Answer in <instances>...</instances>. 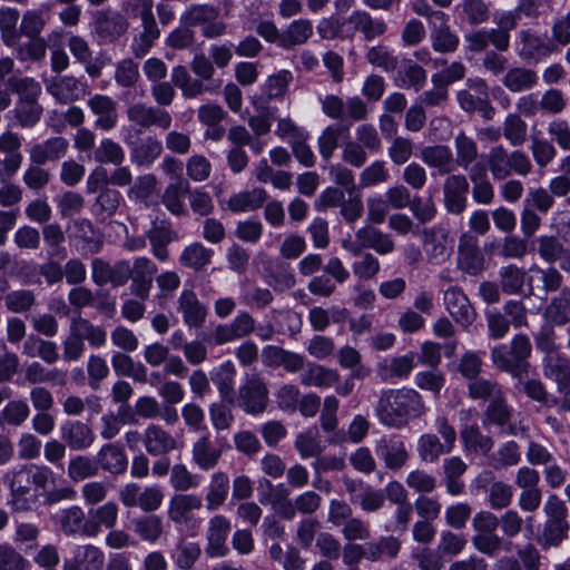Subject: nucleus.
Segmentation results:
<instances>
[{
  "mask_svg": "<svg viewBox=\"0 0 570 570\" xmlns=\"http://www.w3.org/2000/svg\"><path fill=\"white\" fill-rule=\"evenodd\" d=\"M96 460L99 471L102 470L111 475H121L128 468V456L118 443L102 444L96 454Z\"/></svg>",
  "mask_w": 570,
  "mask_h": 570,
  "instance_id": "obj_25",
  "label": "nucleus"
},
{
  "mask_svg": "<svg viewBox=\"0 0 570 570\" xmlns=\"http://www.w3.org/2000/svg\"><path fill=\"white\" fill-rule=\"evenodd\" d=\"M401 548L402 542L397 537L382 535L377 540L366 542L367 561L394 560L397 558Z\"/></svg>",
  "mask_w": 570,
  "mask_h": 570,
  "instance_id": "obj_42",
  "label": "nucleus"
},
{
  "mask_svg": "<svg viewBox=\"0 0 570 570\" xmlns=\"http://www.w3.org/2000/svg\"><path fill=\"white\" fill-rule=\"evenodd\" d=\"M484 264L476 237L469 232L463 233L458 245V267L468 275L476 276L483 272Z\"/></svg>",
  "mask_w": 570,
  "mask_h": 570,
  "instance_id": "obj_11",
  "label": "nucleus"
},
{
  "mask_svg": "<svg viewBox=\"0 0 570 570\" xmlns=\"http://www.w3.org/2000/svg\"><path fill=\"white\" fill-rule=\"evenodd\" d=\"M219 9L212 4H191L181 14L180 22L186 27L205 26L218 19Z\"/></svg>",
  "mask_w": 570,
  "mask_h": 570,
  "instance_id": "obj_60",
  "label": "nucleus"
},
{
  "mask_svg": "<svg viewBox=\"0 0 570 570\" xmlns=\"http://www.w3.org/2000/svg\"><path fill=\"white\" fill-rule=\"evenodd\" d=\"M469 180L463 174L449 175L443 184L445 209L452 215H461L468 207Z\"/></svg>",
  "mask_w": 570,
  "mask_h": 570,
  "instance_id": "obj_13",
  "label": "nucleus"
},
{
  "mask_svg": "<svg viewBox=\"0 0 570 570\" xmlns=\"http://www.w3.org/2000/svg\"><path fill=\"white\" fill-rule=\"evenodd\" d=\"M126 118L140 129H149L155 126L167 130L173 124V117L166 109L144 102L129 105L126 109Z\"/></svg>",
  "mask_w": 570,
  "mask_h": 570,
  "instance_id": "obj_7",
  "label": "nucleus"
},
{
  "mask_svg": "<svg viewBox=\"0 0 570 570\" xmlns=\"http://www.w3.org/2000/svg\"><path fill=\"white\" fill-rule=\"evenodd\" d=\"M202 507L203 499L197 494H175L168 503V519L176 525H188L193 521L191 512Z\"/></svg>",
  "mask_w": 570,
  "mask_h": 570,
  "instance_id": "obj_26",
  "label": "nucleus"
},
{
  "mask_svg": "<svg viewBox=\"0 0 570 570\" xmlns=\"http://www.w3.org/2000/svg\"><path fill=\"white\" fill-rule=\"evenodd\" d=\"M124 140L130 149L131 161L138 167L151 166L164 151L161 141L153 135L136 141H131L128 137H125Z\"/></svg>",
  "mask_w": 570,
  "mask_h": 570,
  "instance_id": "obj_20",
  "label": "nucleus"
},
{
  "mask_svg": "<svg viewBox=\"0 0 570 570\" xmlns=\"http://www.w3.org/2000/svg\"><path fill=\"white\" fill-rule=\"evenodd\" d=\"M544 377L557 384V390L564 397L570 396V358L562 352L544 355L542 358Z\"/></svg>",
  "mask_w": 570,
  "mask_h": 570,
  "instance_id": "obj_15",
  "label": "nucleus"
},
{
  "mask_svg": "<svg viewBox=\"0 0 570 570\" xmlns=\"http://www.w3.org/2000/svg\"><path fill=\"white\" fill-rule=\"evenodd\" d=\"M7 87L11 94H17L18 101L38 102L42 92L41 85L32 77H9Z\"/></svg>",
  "mask_w": 570,
  "mask_h": 570,
  "instance_id": "obj_55",
  "label": "nucleus"
},
{
  "mask_svg": "<svg viewBox=\"0 0 570 570\" xmlns=\"http://www.w3.org/2000/svg\"><path fill=\"white\" fill-rule=\"evenodd\" d=\"M416 451L421 461L426 463H434L441 455L452 452L434 433L422 434L417 440Z\"/></svg>",
  "mask_w": 570,
  "mask_h": 570,
  "instance_id": "obj_56",
  "label": "nucleus"
},
{
  "mask_svg": "<svg viewBox=\"0 0 570 570\" xmlns=\"http://www.w3.org/2000/svg\"><path fill=\"white\" fill-rule=\"evenodd\" d=\"M519 38L522 45L519 56L523 59L541 60L558 51V46L553 41L530 30H521Z\"/></svg>",
  "mask_w": 570,
  "mask_h": 570,
  "instance_id": "obj_29",
  "label": "nucleus"
},
{
  "mask_svg": "<svg viewBox=\"0 0 570 570\" xmlns=\"http://www.w3.org/2000/svg\"><path fill=\"white\" fill-rule=\"evenodd\" d=\"M171 81L175 87L180 89L181 95L187 99L196 98L206 90L203 81L191 78L185 66L179 65L173 68Z\"/></svg>",
  "mask_w": 570,
  "mask_h": 570,
  "instance_id": "obj_54",
  "label": "nucleus"
},
{
  "mask_svg": "<svg viewBox=\"0 0 570 570\" xmlns=\"http://www.w3.org/2000/svg\"><path fill=\"white\" fill-rule=\"evenodd\" d=\"M146 238L150 244L153 255L160 262L169 258L167 246L178 239V234L166 220H154L151 227L146 232Z\"/></svg>",
  "mask_w": 570,
  "mask_h": 570,
  "instance_id": "obj_22",
  "label": "nucleus"
},
{
  "mask_svg": "<svg viewBox=\"0 0 570 570\" xmlns=\"http://www.w3.org/2000/svg\"><path fill=\"white\" fill-rule=\"evenodd\" d=\"M428 75L425 69L413 60H404L395 78L396 86L412 88L416 92L422 90L426 83Z\"/></svg>",
  "mask_w": 570,
  "mask_h": 570,
  "instance_id": "obj_47",
  "label": "nucleus"
},
{
  "mask_svg": "<svg viewBox=\"0 0 570 570\" xmlns=\"http://www.w3.org/2000/svg\"><path fill=\"white\" fill-rule=\"evenodd\" d=\"M313 36V24L307 19L292 21L282 33L279 47L289 50L296 46L304 45Z\"/></svg>",
  "mask_w": 570,
  "mask_h": 570,
  "instance_id": "obj_50",
  "label": "nucleus"
},
{
  "mask_svg": "<svg viewBox=\"0 0 570 570\" xmlns=\"http://www.w3.org/2000/svg\"><path fill=\"white\" fill-rule=\"evenodd\" d=\"M443 302L449 314L463 327H469L476 318L469 297L459 286L449 287L443 294Z\"/></svg>",
  "mask_w": 570,
  "mask_h": 570,
  "instance_id": "obj_16",
  "label": "nucleus"
},
{
  "mask_svg": "<svg viewBox=\"0 0 570 570\" xmlns=\"http://www.w3.org/2000/svg\"><path fill=\"white\" fill-rule=\"evenodd\" d=\"M266 199V190L256 187L250 190H245L232 195L227 202V207L233 213L252 212L262 207Z\"/></svg>",
  "mask_w": 570,
  "mask_h": 570,
  "instance_id": "obj_48",
  "label": "nucleus"
},
{
  "mask_svg": "<svg viewBox=\"0 0 570 570\" xmlns=\"http://www.w3.org/2000/svg\"><path fill=\"white\" fill-rule=\"evenodd\" d=\"M454 148L456 167L469 171L478 163L479 148L476 141L464 131H459L454 137Z\"/></svg>",
  "mask_w": 570,
  "mask_h": 570,
  "instance_id": "obj_44",
  "label": "nucleus"
},
{
  "mask_svg": "<svg viewBox=\"0 0 570 570\" xmlns=\"http://www.w3.org/2000/svg\"><path fill=\"white\" fill-rule=\"evenodd\" d=\"M546 521L541 534L543 548L559 547L568 538L570 524L568 521V508L557 495L550 494L543 505Z\"/></svg>",
  "mask_w": 570,
  "mask_h": 570,
  "instance_id": "obj_4",
  "label": "nucleus"
},
{
  "mask_svg": "<svg viewBox=\"0 0 570 570\" xmlns=\"http://www.w3.org/2000/svg\"><path fill=\"white\" fill-rule=\"evenodd\" d=\"M414 366L415 356L413 353H409L380 362L376 367V375L383 382H393L395 380L406 379Z\"/></svg>",
  "mask_w": 570,
  "mask_h": 570,
  "instance_id": "obj_31",
  "label": "nucleus"
},
{
  "mask_svg": "<svg viewBox=\"0 0 570 570\" xmlns=\"http://www.w3.org/2000/svg\"><path fill=\"white\" fill-rule=\"evenodd\" d=\"M94 29L105 43H114L128 30L127 20L117 12L100 11L97 13Z\"/></svg>",
  "mask_w": 570,
  "mask_h": 570,
  "instance_id": "obj_23",
  "label": "nucleus"
},
{
  "mask_svg": "<svg viewBox=\"0 0 570 570\" xmlns=\"http://www.w3.org/2000/svg\"><path fill=\"white\" fill-rule=\"evenodd\" d=\"M513 414V409L508 404L504 392L498 397L489 402L484 414V425H497L500 428L509 426L507 431L509 434L514 433V428L510 424Z\"/></svg>",
  "mask_w": 570,
  "mask_h": 570,
  "instance_id": "obj_38",
  "label": "nucleus"
},
{
  "mask_svg": "<svg viewBox=\"0 0 570 570\" xmlns=\"http://www.w3.org/2000/svg\"><path fill=\"white\" fill-rule=\"evenodd\" d=\"M99 474L96 456L78 454L70 459L67 468V475L72 482H81Z\"/></svg>",
  "mask_w": 570,
  "mask_h": 570,
  "instance_id": "obj_52",
  "label": "nucleus"
},
{
  "mask_svg": "<svg viewBox=\"0 0 570 570\" xmlns=\"http://www.w3.org/2000/svg\"><path fill=\"white\" fill-rule=\"evenodd\" d=\"M121 195L118 190L105 187L98 194L94 205L92 213L100 219L114 216L120 205Z\"/></svg>",
  "mask_w": 570,
  "mask_h": 570,
  "instance_id": "obj_63",
  "label": "nucleus"
},
{
  "mask_svg": "<svg viewBox=\"0 0 570 570\" xmlns=\"http://www.w3.org/2000/svg\"><path fill=\"white\" fill-rule=\"evenodd\" d=\"M132 532L144 542L155 544L164 534L161 517L146 513L130 521Z\"/></svg>",
  "mask_w": 570,
  "mask_h": 570,
  "instance_id": "obj_36",
  "label": "nucleus"
},
{
  "mask_svg": "<svg viewBox=\"0 0 570 570\" xmlns=\"http://www.w3.org/2000/svg\"><path fill=\"white\" fill-rule=\"evenodd\" d=\"M426 411L422 395L414 389L383 390L375 406L381 424L390 429H403L411 420L421 417Z\"/></svg>",
  "mask_w": 570,
  "mask_h": 570,
  "instance_id": "obj_1",
  "label": "nucleus"
},
{
  "mask_svg": "<svg viewBox=\"0 0 570 570\" xmlns=\"http://www.w3.org/2000/svg\"><path fill=\"white\" fill-rule=\"evenodd\" d=\"M230 530V521L223 514H215L208 520L205 551L209 558H222L228 554L226 541Z\"/></svg>",
  "mask_w": 570,
  "mask_h": 570,
  "instance_id": "obj_12",
  "label": "nucleus"
},
{
  "mask_svg": "<svg viewBox=\"0 0 570 570\" xmlns=\"http://www.w3.org/2000/svg\"><path fill=\"white\" fill-rule=\"evenodd\" d=\"M70 322L83 342L87 341L90 347L100 348L106 344L107 333L101 326L95 325L81 316L73 317Z\"/></svg>",
  "mask_w": 570,
  "mask_h": 570,
  "instance_id": "obj_61",
  "label": "nucleus"
},
{
  "mask_svg": "<svg viewBox=\"0 0 570 570\" xmlns=\"http://www.w3.org/2000/svg\"><path fill=\"white\" fill-rule=\"evenodd\" d=\"M521 461L520 446L515 441H507L489 458V464L494 470L514 466Z\"/></svg>",
  "mask_w": 570,
  "mask_h": 570,
  "instance_id": "obj_64",
  "label": "nucleus"
},
{
  "mask_svg": "<svg viewBox=\"0 0 570 570\" xmlns=\"http://www.w3.org/2000/svg\"><path fill=\"white\" fill-rule=\"evenodd\" d=\"M213 249L207 248L199 242L186 246L179 256V263L190 269L200 271L212 262Z\"/></svg>",
  "mask_w": 570,
  "mask_h": 570,
  "instance_id": "obj_51",
  "label": "nucleus"
},
{
  "mask_svg": "<svg viewBox=\"0 0 570 570\" xmlns=\"http://www.w3.org/2000/svg\"><path fill=\"white\" fill-rule=\"evenodd\" d=\"M468 180L472 183V198L476 204L490 205L494 200V187L488 176V168L483 163L474 164L469 170Z\"/></svg>",
  "mask_w": 570,
  "mask_h": 570,
  "instance_id": "obj_30",
  "label": "nucleus"
},
{
  "mask_svg": "<svg viewBox=\"0 0 570 570\" xmlns=\"http://www.w3.org/2000/svg\"><path fill=\"white\" fill-rule=\"evenodd\" d=\"M355 238L362 242L366 248L373 249L380 255H387L395 248V244L391 235L367 225L356 230Z\"/></svg>",
  "mask_w": 570,
  "mask_h": 570,
  "instance_id": "obj_40",
  "label": "nucleus"
},
{
  "mask_svg": "<svg viewBox=\"0 0 570 570\" xmlns=\"http://www.w3.org/2000/svg\"><path fill=\"white\" fill-rule=\"evenodd\" d=\"M87 106L96 116L95 128L104 131L112 130L119 120L117 101L102 94H95L87 100Z\"/></svg>",
  "mask_w": 570,
  "mask_h": 570,
  "instance_id": "obj_17",
  "label": "nucleus"
},
{
  "mask_svg": "<svg viewBox=\"0 0 570 570\" xmlns=\"http://www.w3.org/2000/svg\"><path fill=\"white\" fill-rule=\"evenodd\" d=\"M131 271L130 293L141 301H147L153 287L154 276L157 273L156 264L148 257H136Z\"/></svg>",
  "mask_w": 570,
  "mask_h": 570,
  "instance_id": "obj_18",
  "label": "nucleus"
},
{
  "mask_svg": "<svg viewBox=\"0 0 570 570\" xmlns=\"http://www.w3.org/2000/svg\"><path fill=\"white\" fill-rule=\"evenodd\" d=\"M69 141L65 137H50L30 148L29 159L37 165L58 161L67 155Z\"/></svg>",
  "mask_w": 570,
  "mask_h": 570,
  "instance_id": "obj_24",
  "label": "nucleus"
},
{
  "mask_svg": "<svg viewBox=\"0 0 570 570\" xmlns=\"http://www.w3.org/2000/svg\"><path fill=\"white\" fill-rule=\"evenodd\" d=\"M177 311L183 315L184 324L189 328H200L207 318V307L193 289H183L177 299Z\"/></svg>",
  "mask_w": 570,
  "mask_h": 570,
  "instance_id": "obj_19",
  "label": "nucleus"
},
{
  "mask_svg": "<svg viewBox=\"0 0 570 570\" xmlns=\"http://www.w3.org/2000/svg\"><path fill=\"white\" fill-rule=\"evenodd\" d=\"M228 492L229 476L227 473L223 471L213 473L205 495L206 509L208 511H216L225 503Z\"/></svg>",
  "mask_w": 570,
  "mask_h": 570,
  "instance_id": "obj_45",
  "label": "nucleus"
},
{
  "mask_svg": "<svg viewBox=\"0 0 570 570\" xmlns=\"http://www.w3.org/2000/svg\"><path fill=\"white\" fill-rule=\"evenodd\" d=\"M543 317L556 326H564L570 322V288L562 287L558 295L553 296L543 311Z\"/></svg>",
  "mask_w": 570,
  "mask_h": 570,
  "instance_id": "obj_39",
  "label": "nucleus"
},
{
  "mask_svg": "<svg viewBox=\"0 0 570 570\" xmlns=\"http://www.w3.org/2000/svg\"><path fill=\"white\" fill-rule=\"evenodd\" d=\"M118 507L114 502H107L104 505L90 511V519L86 527V537H96L100 532V527L112 529L117 522Z\"/></svg>",
  "mask_w": 570,
  "mask_h": 570,
  "instance_id": "obj_46",
  "label": "nucleus"
},
{
  "mask_svg": "<svg viewBox=\"0 0 570 570\" xmlns=\"http://www.w3.org/2000/svg\"><path fill=\"white\" fill-rule=\"evenodd\" d=\"M105 553L94 544L77 546L72 558L63 562V570H101Z\"/></svg>",
  "mask_w": 570,
  "mask_h": 570,
  "instance_id": "obj_28",
  "label": "nucleus"
},
{
  "mask_svg": "<svg viewBox=\"0 0 570 570\" xmlns=\"http://www.w3.org/2000/svg\"><path fill=\"white\" fill-rule=\"evenodd\" d=\"M188 193L189 183L179 178L166 187L161 202L169 213L174 216L181 217L187 215L183 197Z\"/></svg>",
  "mask_w": 570,
  "mask_h": 570,
  "instance_id": "obj_49",
  "label": "nucleus"
},
{
  "mask_svg": "<svg viewBox=\"0 0 570 570\" xmlns=\"http://www.w3.org/2000/svg\"><path fill=\"white\" fill-rule=\"evenodd\" d=\"M68 48L73 58L83 65L85 71L90 78L97 79L101 76L104 63L92 61V50L85 38L76 35L69 37Z\"/></svg>",
  "mask_w": 570,
  "mask_h": 570,
  "instance_id": "obj_34",
  "label": "nucleus"
},
{
  "mask_svg": "<svg viewBox=\"0 0 570 570\" xmlns=\"http://www.w3.org/2000/svg\"><path fill=\"white\" fill-rule=\"evenodd\" d=\"M421 158L430 168H435L441 176L452 175L456 169L453 153L446 145L424 147L421 150Z\"/></svg>",
  "mask_w": 570,
  "mask_h": 570,
  "instance_id": "obj_32",
  "label": "nucleus"
},
{
  "mask_svg": "<svg viewBox=\"0 0 570 570\" xmlns=\"http://www.w3.org/2000/svg\"><path fill=\"white\" fill-rule=\"evenodd\" d=\"M119 500L126 508H140L146 513H151L160 508L164 501V493L157 485L140 488L139 484L130 482L119 491Z\"/></svg>",
  "mask_w": 570,
  "mask_h": 570,
  "instance_id": "obj_5",
  "label": "nucleus"
},
{
  "mask_svg": "<svg viewBox=\"0 0 570 570\" xmlns=\"http://www.w3.org/2000/svg\"><path fill=\"white\" fill-rule=\"evenodd\" d=\"M538 81L537 72L525 67H512L502 78V85L512 92L531 90L538 85Z\"/></svg>",
  "mask_w": 570,
  "mask_h": 570,
  "instance_id": "obj_43",
  "label": "nucleus"
},
{
  "mask_svg": "<svg viewBox=\"0 0 570 570\" xmlns=\"http://www.w3.org/2000/svg\"><path fill=\"white\" fill-rule=\"evenodd\" d=\"M340 374L335 368H328L317 363H308L299 375V382L304 386L328 389L336 385Z\"/></svg>",
  "mask_w": 570,
  "mask_h": 570,
  "instance_id": "obj_37",
  "label": "nucleus"
},
{
  "mask_svg": "<svg viewBox=\"0 0 570 570\" xmlns=\"http://www.w3.org/2000/svg\"><path fill=\"white\" fill-rule=\"evenodd\" d=\"M202 548L197 542L179 540L175 546L171 558L175 566L180 570H190L198 561Z\"/></svg>",
  "mask_w": 570,
  "mask_h": 570,
  "instance_id": "obj_62",
  "label": "nucleus"
},
{
  "mask_svg": "<svg viewBox=\"0 0 570 570\" xmlns=\"http://www.w3.org/2000/svg\"><path fill=\"white\" fill-rule=\"evenodd\" d=\"M374 451L377 458L384 463V466L392 471L403 469L410 459L405 443L392 436H382L376 440Z\"/></svg>",
  "mask_w": 570,
  "mask_h": 570,
  "instance_id": "obj_14",
  "label": "nucleus"
},
{
  "mask_svg": "<svg viewBox=\"0 0 570 570\" xmlns=\"http://www.w3.org/2000/svg\"><path fill=\"white\" fill-rule=\"evenodd\" d=\"M3 481L10 490V505L14 511H29L37 501L32 485L46 490L53 482V472L47 465L20 464L8 470Z\"/></svg>",
  "mask_w": 570,
  "mask_h": 570,
  "instance_id": "obj_2",
  "label": "nucleus"
},
{
  "mask_svg": "<svg viewBox=\"0 0 570 570\" xmlns=\"http://www.w3.org/2000/svg\"><path fill=\"white\" fill-rule=\"evenodd\" d=\"M527 278V272L514 264L502 266L499 269L500 287L508 295L522 293Z\"/></svg>",
  "mask_w": 570,
  "mask_h": 570,
  "instance_id": "obj_58",
  "label": "nucleus"
},
{
  "mask_svg": "<svg viewBox=\"0 0 570 570\" xmlns=\"http://www.w3.org/2000/svg\"><path fill=\"white\" fill-rule=\"evenodd\" d=\"M222 452L213 446L209 432L203 435L193 444L191 459L194 463L204 471L214 469L220 459Z\"/></svg>",
  "mask_w": 570,
  "mask_h": 570,
  "instance_id": "obj_41",
  "label": "nucleus"
},
{
  "mask_svg": "<svg viewBox=\"0 0 570 570\" xmlns=\"http://www.w3.org/2000/svg\"><path fill=\"white\" fill-rule=\"evenodd\" d=\"M40 234L42 235L47 247L48 258H62L66 256V247L63 246L66 236L60 224L47 223L42 226Z\"/></svg>",
  "mask_w": 570,
  "mask_h": 570,
  "instance_id": "obj_57",
  "label": "nucleus"
},
{
  "mask_svg": "<svg viewBox=\"0 0 570 570\" xmlns=\"http://www.w3.org/2000/svg\"><path fill=\"white\" fill-rule=\"evenodd\" d=\"M348 129V126L331 124L322 130L317 138V148L324 161H330L340 146L341 135Z\"/></svg>",
  "mask_w": 570,
  "mask_h": 570,
  "instance_id": "obj_53",
  "label": "nucleus"
},
{
  "mask_svg": "<svg viewBox=\"0 0 570 570\" xmlns=\"http://www.w3.org/2000/svg\"><path fill=\"white\" fill-rule=\"evenodd\" d=\"M442 470L446 492L453 497L463 494L465 483L462 475L466 472L468 464L460 456H450L444 459Z\"/></svg>",
  "mask_w": 570,
  "mask_h": 570,
  "instance_id": "obj_33",
  "label": "nucleus"
},
{
  "mask_svg": "<svg viewBox=\"0 0 570 570\" xmlns=\"http://www.w3.org/2000/svg\"><path fill=\"white\" fill-rule=\"evenodd\" d=\"M144 446L149 455H166L178 449V441L159 424H149L144 432Z\"/></svg>",
  "mask_w": 570,
  "mask_h": 570,
  "instance_id": "obj_27",
  "label": "nucleus"
},
{
  "mask_svg": "<svg viewBox=\"0 0 570 570\" xmlns=\"http://www.w3.org/2000/svg\"><path fill=\"white\" fill-rule=\"evenodd\" d=\"M528 125L517 112L507 115L502 122V135L512 147H520L527 140Z\"/></svg>",
  "mask_w": 570,
  "mask_h": 570,
  "instance_id": "obj_59",
  "label": "nucleus"
},
{
  "mask_svg": "<svg viewBox=\"0 0 570 570\" xmlns=\"http://www.w3.org/2000/svg\"><path fill=\"white\" fill-rule=\"evenodd\" d=\"M482 90L479 95H474L468 90L458 92V101L460 107L466 112H480L485 120H492L495 115V109L491 105L487 86L483 81L480 82Z\"/></svg>",
  "mask_w": 570,
  "mask_h": 570,
  "instance_id": "obj_35",
  "label": "nucleus"
},
{
  "mask_svg": "<svg viewBox=\"0 0 570 570\" xmlns=\"http://www.w3.org/2000/svg\"><path fill=\"white\" fill-rule=\"evenodd\" d=\"M46 90L62 105L72 104L88 94L86 80L75 76H55L45 80Z\"/></svg>",
  "mask_w": 570,
  "mask_h": 570,
  "instance_id": "obj_8",
  "label": "nucleus"
},
{
  "mask_svg": "<svg viewBox=\"0 0 570 570\" xmlns=\"http://www.w3.org/2000/svg\"><path fill=\"white\" fill-rule=\"evenodd\" d=\"M423 249L430 264L441 265L445 263L453 253V238L449 232L439 226L424 228Z\"/></svg>",
  "mask_w": 570,
  "mask_h": 570,
  "instance_id": "obj_9",
  "label": "nucleus"
},
{
  "mask_svg": "<svg viewBox=\"0 0 570 570\" xmlns=\"http://www.w3.org/2000/svg\"><path fill=\"white\" fill-rule=\"evenodd\" d=\"M532 345L524 334H517L509 344H500L491 350V360L497 368L520 376L525 371Z\"/></svg>",
  "mask_w": 570,
  "mask_h": 570,
  "instance_id": "obj_3",
  "label": "nucleus"
},
{
  "mask_svg": "<svg viewBox=\"0 0 570 570\" xmlns=\"http://www.w3.org/2000/svg\"><path fill=\"white\" fill-rule=\"evenodd\" d=\"M268 403V389L259 374L246 376L238 391V404L248 414L263 413Z\"/></svg>",
  "mask_w": 570,
  "mask_h": 570,
  "instance_id": "obj_6",
  "label": "nucleus"
},
{
  "mask_svg": "<svg viewBox=\"0 0 570 570\" xmlns=\"http://www.w3.org/2000/svg\"><path fill=\"white\" fill-rule=\"evenodd\" d=\"M343 26H345V37L353 38L356 32H361L366 41L382 37L387 30L384 20L372 17L365 10H354L343 19Z\"/></svg>",
  "mask_w": 570,
  "mask_h": 570,
  "instance_id": "obj_10",
  "label": "nucleus"
},
{
  "mask_svg": "<svg viewBox=\"0 0 570 570\" xmlns=\"http://www.w3.org/2000/svg\"><path fill=\"white\" fill-rule=\"evenodd\" d=\"M60 438L71 451H85L96 442L94 430L79 420L66 421L60 426Z\"/></svg>",
  "mask_w": 570,
  "mask_h": 570,
  "instance_id": "obj_21",
  "label": "nucleus"
}]
</instances>
